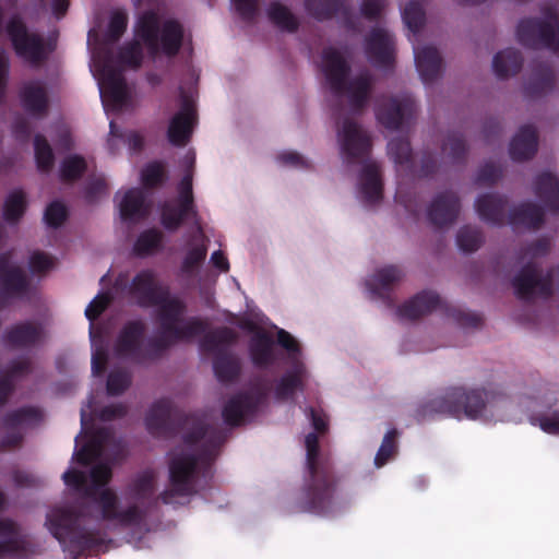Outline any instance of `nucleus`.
<instances>
[{
    "instance_id": "1",
    "label": "nucleus",
    "mask_w": 559,
    "mask_h": 559,
    "mask_svg": "<svg viewBox=\"0 0 559 559\" xmlns=\"http://www.w3.org/2000/svg\"><path fill=\"white\" fill-rule=\"evenodd\" d=\"M145 425L148 432L158 437H173L181 430L188 429L183 435V443L194 447L200 443L198 453H181L169 461L170 489L159 493L156 500L169 504L173 498L188 497L195 493L194 479L199 464L211 466L226 440L225 432L211 427L194 414H186L174 406L168 399L156 401L150 408Z\"/></svg>"
},
{
    "instance_id": "2",
    "label": "nucleus",
    "mask_w": 559,
    "mask_h": 559,
    "mask_svg": "<svg viewBox=\"0 0 559 559\" xmlns=\"http://www.w3.org/2000/svg\"><path fill=\"white\" fill-rule=\"evenodd\" d=\"M121 37H87V47L92 60L102 76V93L116 108H121L128 100V90L123 71L138 69L143 60V46L140 39L150 47L157 46L158 41L164 55L174 57L182 46L183 37H133L132 40L120 46Z\"/></svg>"
},
{
    "instance_id": "3",
    "label": "nucleus",
    "mask_w": 559,
    "mask_h": 559,
    "mask_svg": "<svg viewBox=\"0 0 559 559\" xmlns=\"http://www.w3.org/2000/svg\"><path fill=\"white\" fill-rule=\"evenodd\" d=\"M129 295L141 308L157 307L158 328L171 331L181 336L186 332L205 333L207 323L198 317L183 320L187 311L186 302L170 294V288L159 282L152 270H142L135 274L129 286Z\"/></svg>"
},
{
    "instance_id": "4",
    "label": "nucleus",
    "mask_w": 559,
    "mask_h": 559,
    "mask_svg": "<svg viewBox=\"0 0 559 559\" xmlns=\"http://www.w3.org/2000/svg\"><path fill=\"white\" fill-rule=\"evenodd\" d=\"M305 445L308 476L298 500V509L325 515L333 512L336 507V478L331 465L319 459L320 447L316 432L306 436Z\"/></svg>"
},
{
    "instance_id": "5",
    "label": "nucleus",
    "mask_w": 559,
    "mask_h": 559,
    "mask_svg": "<svg viewBox=\"0 0 559 559\" xmlns=\"http://www.w3.org/2000/svg\"><path fill=\"white\" fill-rule=\"evenodd\" d=\"M145 332L146 325L142 320L136 319L126 322L115 341L114 348L117 356L129 359L135 365H146L160 359L175 344L191 341L203 334L186 332L178 336L171 331L159 328L158 335L144 342Z\"/></svg>"
},
{
    "instance_id": "6",
    "label": "nucleus",
    "mask_w": 559,
    "mask_h": 559,
    "mask_svg": "<svg viewBox=\"0 0 559 559\" xmlns=\"http://www.w3.org/2000/svg\"><path fill=\"white\" fill-rule=\"evenodd\" d=\"M500 397L502 394L491 388L451 386L443 394L418 404L413 416L418 423L432 419L439 414L478 419L487 405H491Z\"/></svg>"
},
{
    "instance_id": "7",
    "label": "nucleus",
    "mask_w": 559,
    "mask_h": 559,
    "mask_svg": "<svg viewBox=\"0 0 559 559\" xmlns=\"http://www.w3.org/2000/svg\"><path fill=\"white\" fill-rule=\"evenodd\" d=\"M322 72L334 96H345L354 112L364 110L373 88V80L369 72H361L348 79L350 66L343 53L334 47L324 48L322 51Z\"/></svg>"
},
{
    "instance_id": "8",
    "label": "nucleus",
    "mask_w": 559,
    "mask_h": 559,
    "mask_svg": "<svg viewBox=\"0 0 559 559\" xmlns=\"http://www.w3.org/2000/svg\"><path fill=\"white\" fill-rule=\"evenodd\" d=\"M79 519L80 513L74 508H55L46 519L49 532L74 559L97 550L105 543L99 531L79 527Z\"/></svg>"
},
{
    "instance_id": "9",
    "label": "nucleus",
    "mask_w": 559,
    "mask_h": 559,
    "mask_svg": "<svg viewBox=\"0 0 559 559\" xmlns=\"http://www.w3.org/2000/svg\"><path fill=\"white\" fill-rule=\"evenodd\" d=\"M236 341L237 333L228 326H222L206 333L200 342L202 350L214 354L213 370L219 382L230 383L240 376L238 358L226 348Z\"/></svg>"
},
{
    "instance_id": "10",
    "label": "nucleus",
    "mask_w": 559,
    "mask_h": 559,
    "mask_svg": "<svg viewBox=\"0 0 559 559\" xmlns=\"http://www.w3.org/2000/svg\"><path fill=\"white\" fill-rule=\"evenodd\" d=\"M438 309H441L461 326L478 328L481 324V317L478 313L448 306L441 300L437 293L431 290H423L418 293L413 298L401 305L397 308L396 313L402 319L417 320Z\"/></svg>"
},
{
    "instance_id": "11",
    "label": "nucleus",
    "mask_w": 559,
    "mask_h": 559,
    "mask_svg": "<svg viewBox=\"0 0 559 559\" xmlns=\"http://www.w3.org/2000/svg\"><path fill=\"white\" fill-rule=\"evenodd\" d=\"M554 272L543 274L542 267L533 261L524 264L512 278L515 296L525 302H532L537 297L548 299L552 296Z\"/></svg>"
},
{
    "instance_id": "12",
    "label": "nucleus",
    "mask_w": 559,
    "mask_h": 559,
    "mask_svg": "<svg viewBox=\"0 0 559 559\" xmlns=\"http://www.w3.org/2000/svg\"><path fill=\"white\" fill-rule=\"evenodd\" d=\"M341 152L348 164L364 162L370 155L372 143L369 134L350 118L337 128Z\"/></svg>"
},
{
    "instance_id": "13",
    "label": "nucleus",
    "mask_w": 559,
    "mask_h": 559,
    "mask_svg": "<svg viewBox=\"0 0 559 559\" xmlns=\"http://www.w3.org/2000/svg\"><path fill=\"white\" fill-rule=\"evenodd\" d=\"M97 504L100 507L104 520L116 521L124 527L140 525L147 514V511L136 503L130 504L124 510H118V497L111 489H103L99 492Z\"/></svg>"
},
{
    "instance_id": "14",
    "label": "nucleus",
    "mask_w": 559,
    "mask_h": 559,
    "mask_svg": "<svg viewBox=\"0 0 559 559\" xmlns=\"http://www.w3.org/2000/svg\"><path fill=\"white\" fill-rule=\"evenodd\" d=\"M416 109V102L409 95L389 97L377 106L376 116L384 128L395 131L415 115Z\"/></svg>"
},
{
    "instance_id": "15",
    "label": "nucleus",
    "mask_w": 559,
    "mask_h": 559,
    "mask_svg": "<svg viewBox=\"0 0 559 559\" xmlns=\"http://www.w3.org/2000/svg\"><path fill=\"white\" fill-rule=\"evenodd\" d=\"M265 397V392L260 388L234 395L223 408L224 421L231 427L239 426L246 416H252L258 412Z\"/></svg>"
},
{
    "instance_id": "16",
    "label": "nucleus",
    "mask_w": 559,
    "mask_h": 559,
    "mask_svg": "<svg viewBox=\"0 0 559 559\" xmlns=\"http://www.w3.org/2000/svg\"><path fill=\"white\" fill-rule=\"evenodd\" d=\"M197 121V110L193 100L181 94L180 109L170 119L167 138L174 146H185L191 139L194 123Z\"/></svg>"
},
{
    "instance_id": "17",
    "label": "nucleus",
    "mask_w": 559,
    "mask_h": 559,
    "mask_svg": "<svg viewBox=\"0 0 559 559\" xmlns=\"http://www.w3.org/2000/svg\"><path fill=\"white\" fill-rule=\"evenodd\" d=\"M41 419L40 412L35 407H21L5 414L1 420V428L7 429V435L0 441V450L13 449L23 441L20 426L35 424Z\"/></svg>"
},
{
    "instance_id": "18",
    "label": "nucleus",
    "mask_w": 559,
    "mask_h": 559,
    "mask_svg": "<svg viewBox=\"0 0 559 559\" xmlns=\"http://www.w3.org/2000/svg\"><path fill=\"white\" fill-rule=\"evenodd\" d=\"M461 211V202L453 191L438 193L427 209L429 223L436 228L448 227L455 223Z\"/></svg>"
},
{
    "instance_id": "19",
    "label": "nucleus",
    "mask_w": 559,
    "mask_h": 559,
    "mask_svg": "<svg viewBox=\"0 0 559 559\" xmlns=\"http://www.w3.org/2000/svg\"><path fill=\"white\" fill-rule=\"evenodd\" d=\"M181 25L174 19L150 9L138 14L134 35H182Z\"/></svg>"
},
{
    "instance_id": "20",
    "label": "nucleus",
    "mask_w": 559,
    "mask_h": 559,
    "mask_svg": "<svg viewBox=\"0 0 559 559\" xmlns=\"http://www.w3.org/2000/svg\"><path fill=\"white\" fill-rule=\"evenodd\" d=\"M31 551L27 536L22 534L19 525L9 519L0 520V558L25 557Z\"/></svg>"
},
{
    "instance_id": "21",
    "label": "nucleus",
    "mask_w": 559,
    "mask_h": 559,
    "mask_svg": "<svg viewBox=\"0 0 559 559\" xmlns=\"http://www.w3.org/2000/svg\"><path fill=\"white\" fill-rule=\"evenodd\" d=\"M414 58L417 71L425 84L438 80L443 70V61L437 48L432 46L418 47L413 43Z\"/></svg>"
},
{
    "instance_id": "22",
    "label": "nucleus",
    "mask_w": 559,
    "mask_h": 559,
    "mask_svg": "<svg viewBox=\"0 0 559 559\" xmlns=\"http://www.w3.org/2000/svg\"><path fill=\"white\" fill-rule=\"evenodd\" d=\"M508 199L496 193H485L475 202L476 212L485 223L501 226L508 222Z\"/></svg>"
},
{
    "instance_id": "23",
    "label": "nucleus",
    "mask_w": 559,
    "mask_h": 559,
    "mask_svg": "<svg viewBox=\"0 0 559 559\" xmlns=\"http://www.w3.org/2000/svg\"><path fill=\"white\" fill-rule=\"evenodd\" d=\"M24 110L35 118H43L49 110V97L45 85L38 81L24 84L20 91Z\"/></svg>"
},
{
    "instance_id": "24",
    "label": "nucleus",
    "mask_w": 559,
    "mask_h": 559,
    "mask_svg": "<svg viewBox=\"0 0 559 559\" xmlns=\"http://www.w3.org/2000/svg\"><path fill=\"white\" fill-rule=\"evenodd\" d=\"M366 53L370 63L381 70L392 71L395 62L393 37H366Z\"/></svg>"
},
{
    "instance_id": "25",
    "label": "nucleus",
    "mask_w": 559,
    "mask_h": 559,
    "mask_svg": "<svg viewBox=\"0 0 559 559\" xmlns=\"http://www.w3.org/2000/svg\"><path fill=\"white\" fill-rule=\"evenodd\" d=\"M516 35H559V12L548 9L539 16L522 19Z\"/></svg>"
},
{
    "instance_id": "26",
    "label": "nucleus",
    "mask_w": 559,
    "mask_h": 559,
    "mask_svg": "<svg viewBox=\"0 0 559 559\" xmlns=\"http://www.w3.org/2000/svg\"><path fill=\"white\" fill-rule=\"evenodd\" d=\"M44 337V329L40 324L26 321L8 329L3 334V341L13 348H26L38 344Z\"/></svg>"
},
{
    "instance_id": "27",
    "label": "nucleus",
    "mask_w": 559,
    "mask_h": 559,
    "mask_svg": "<svg viewBox=\"0 0 559 559\" xmlns=\"http://www.w3.org/2000/svg\"><path fill=\"white\" fill-rule=\"evenodd\" d=\"M538 134L532 124L522 126L510 142V157L515 162L533 158L537 152Z\"/></svg>"
},
{
    "instance_id": "28",
    "label": "nucleus",
    "mask_w": 559,
    "mask_h": 559,
    "mask_svg": "<svg viewBox=\"0 0 559 559\" xmlns=\"http://www.w3.org/2000/svg\"><path fill=\"white\" fill-rule=\"evenodd\" d=\"M555 87V73L547 61L534 63L532 75L524 86L525 95L532 98L540 97Z\"/></svg>"
},
{
    "instance_id": "29",
    "label": "nucleus",
    "mask_w": 559,
    "mask_h": 559,
    "mask_svg": "<svg viewBox=\"0 0 559 559\" xmlns=\"http://www.w3.org/2000/svg\"><path fill=\"white\" fill-rule=\"evenodd\" d=\"M402 277L403 273L400 267L389 265L378 270L367 283V286L371 294L384 299L389 306H392L393 300L390 297V293Z\"/></svg>"
},
{
    "instance_id": "30",
    "label": "nucleus",
    "mask_w": 559,
    "mask_h": 559,
    "mask_svg": "<svg viewBox=\"0 0 559 559\" xmlns=\"http://www.w3.org/2000/svg\"><path fill=\"white\" fill-rule=\"evenodd\" d=\"M249 355L257 368L263 369L272 366L276 360L272 336L265 331H257L249 342Z\"/></svg>"
},
{
    "instance_id": "31",
    "label": "nucleus",
    "mask_w": 559,
    "mask_h": 559,
    "mask_svg": "<svg viewBox=\"0 0 559 559\" xmlns=\"http://www.w3.org/2000/svg\"><path fill=\"white\" fill-rule=\"evenodd\" d=\"M544 210L533 202H523L508 213V224L513 228L538 229L544 224Z\"/></svg>"
},
{
    "instance_id": "32",
    "label": "nucleus",
    "mask_w": 559,
    "mask_h": 559,
    "mask_svg": "<svg viewBox=\"0 0 559 559\" xmlns=\"http://www.w3.org/2000/svg\"><path fill=\"white\" fill-rule=\"evenodd\" d=\"M534 192L548 211L559 213V179L554 174L544 171L537 175Z\"/></svg>"
},
{
    "instance_id": "33",
    "label": "nucleus",
    "mask_w": 559,
    "mask_h": 559,
    "mask_svg": "<svg viewBox=\"0 0 559 559\" xmlns=\"http://www.w3.org/2000/svg\"><path fill=\"white\" fill-rule=\"evenodd\" d=\"M11 253L0 254V285L9 294H22L27 290L28 282L24 272L16 266H11Z\"/></svg>"
},
{
    "instance_id": "34",
    "label": "nucleus",
    "mask_w": 559,
    "mask_h": 559,
    "mask_svg": "<svg viewBox=\"0 0 559 559\" xmlns=\"http://www.w3.org/2000/svg\"><path fill=\"white\" fill-rule=\"evenodd\" d=\"M360 192L364 201L368 204H374L382 199V181L379 167L376 163H367L360 173Z\"/></svg>"
},
{
    "instance_id": "35",
    "label": "nucleus",
    "mask_w": 559,
    "mask_h": 559,
    "mask_svg": "<svg viewBox=\"0 0 559 559\" xmlns=\"http://www.w3.org/2000/svg\"><path fill=\"white\" fill-rule=\"evenodd\" d=\"M120 217L124 222H136L147 216L148 210L145 205L144 192L139 188L129 189L120 204Z\"/></svg>"
},
{
    "instance_id": "36",
    "label": "nucleus",
    "mask_w": 559,
    "mask_h": 559,
    "mask_svg": "<svg viewBox=\"0 0 559 559\" xmlns=\"http://www.w3.org/2000/svg\"><path fill=\"white\" fill-rule=\"evenodd\" d=\"M12 46L19 57L33 63L39 64L48 57L49 49L44 45V37H10Z\"/></svg>"
},
{
    "instance_id": "37",
    "label": "nucleus",
    "mask_w": 559,
    "mask_h": 559,
    "mask_svg": "<svg viewBox=\"0 0 559 559\" xmlns=\"http://www.w3.org/2000/svg\"><path fill=\"white\" fill-rule=\"evenodd\" d=\"M523 66L521 52L513 48H507L497 52L492 60V69L497 78L507 79L518 74Z\"/></svg>"
},
{
    "instance_id": "38",
    "label": "nucleus",
    "mask_w": 559,
    "mask_h": 559,
    "mask_svg": "<svg viewBox=\"0 0 559 559\" xmlns=\"http://www.w3.org/2000/svg\"><path fill=\"white\" fill-rule=\"evenodd\" d=\"M31 371V362L27 359L14 360L2 370L0 368V407L3 406L15 389L14 380Z\"/></svg>"
},
{
    "instance_id": "39",
    "label": "nucleus",
    "mask_w": 559,
    "mask_h": 559,
    "mask_svg": "<svg viewBox=\"0 0 559 559\" xmlns=\"http://www.w3.org/2000/svg\"><path fill=\"white\" fill-rule=\"evenodd\" d=\"M111 438L112 433L109 429H98L91 441L82 445L74 453L76 462L82 465H88L93 461L97 460L100 456L105 444H107Z\"/></svg>"
},
{
    "instance_id": "40",
    "label": "nucleus",
    "mask_w": 559,
    "mask_h": 559,
    "mask_svg": "<svg viewBox=\"0 0 559 559\" xmlns=\"http://www.w3.org/2000/svg\"><path fill=\"white\" fill-rule=\"evenodd\" d=\"M156 474L153 469H145L133 477L127 487V496L142 502L150 499L155 492Z\"/></svg>"
},
{
    "instance_id": "41",
    "label": "nucleus",
    "mask_w": 559,
    "mask_h": 559,
    "mask_svg": "<svg viewBox=\"0 0 559 559\" xmlns=\"http://www.w3.org/2000/svg\"><path fill=\"white\" fill-rule=\"evenodd\" d=\"M266 15L269 20L280 27L282 31L295 33L298 31L299 19L293 11L285 4L274 1L266 8Z\"/></svg>"
},
{
    "instance_id": "42",
    "label": "nucleus",
    "mask_w": 559,
    "mask_h": 559,
    "mask_svg": "<svg viewBox=\"0 0 559 559\" xmlns=\"http://www.w3.org/2000/svg\"><path fill=\"white\" fill-rule=\"evenodd\" d=\"M128 12L124 9H115L110 12L105 25L99 24L97 28L88 31L87 35H122L128 26Z\"/></svg>"
},
{
    "instance_id": "43",
    "label": "nucleus",
    "mask_w": 559,
    "mask_h": 559,
    "mask_svg": "<svg viewBox=\"0 0 559 559\" xmlns=\"http://www.w3.org/2000/svg\"><path fill=\"white\" fill-rule=\"evenodd\" d=\"M34 155L37 169L40 173H49L55 164V154L51 145L43 134H36L33 140Z\"/></svg>"
},
{
    "instance_id": "44",
    "label": "nucleus",
    "mask_w": 559,
    "mask_h": 559,
    "mask_svg": "<svg viewBox=\"0 0 559 559\" xmlns=\"http://www.w3.org/2000/svg\"><path fill=\"white\" fill-rule=\"evenodd\" d=\"M442 153L453 164L464 163L467 154V144L462 133L450 132L442 144Z\"/></svg>"
},
{
    "instance_id": "45",
    "label": "nucleus",
    "mask_w": 559,
    "mask_h": 559,
    "mask_svg": "<svg viewBox=\"0 0 559 559\" xmlns=\"http://www.w3.org/2000/svg\"><path fill=\"white\" fill-rule=\"evenodd\" d=\"M484 242L483 231L469 225L461 227L456 234V245L460 250L471 253L480 248Z\"/></svg>"
},
{
    "instance_id": "46",
    "label": "nucleus",
    "mask_w": 559,
    "mask_h": 559,
    "mask_svg": "<svg viewBox=\"0 0 559 559\" xmlns=\"http://www.w3.org/2000/svg\"><path fill=\"white\" fill-rule=\"evenodd\" d=\"M87 164L83 156L73 154L66 157L60 166V178L64 182L79 180L86 171Z\"/></svg>"
},
{
    "instance_id": "47",
    "label": "nucleus",
    "mask_w": 559,
    "mask_h": 559,
    "mask_svg": "<svg viewBox=\"0 0 559 559\" xmlns=\"http://www.w3.org/2000/svg\"><path fill=\"white\" fill-rule=\"evenodd\" d=\"M163 241V234L157 229H147L141 233L133 246V251L139 257H146L152 254L155 250L160 248Z\"/></svg>"
},
{
    "instance_id": "48",
    "label": "nucleus",
    "mask_w": 559,
    "mask_h": 559,
    "mask_svg": "<svg viewBox=\"0 0 559 559\" xmlns=\"http://www.w3.org/2000/svg\"><path fill=\"white\" fill-rule=\"evenodd\" d=\"M90 476L92 485L85 489V496L94 498L97 502L99 492L104 489L102 487L110 481L112 472L107 464H97L91 469Z\"/></svg>"
},
{
    "instance_id": "49",
    "label": "nucleus",
    "mask_w": 559,
    "mask_h": 559,
    "mask_svg": "<svg viewBox=\"0 0 559 559\" xmlns=\"http://www.w3.org/2000/svg\"><path fill=\"white\" fill-rule=\"evenodd\" d=\"M26 210V197L22 190L12 191L3 207L4 219L9 223H16L24 214Z\"/></svg>"
},
{
    "instance_id": "50",
    "label": "nucleus",
    "mask_w": 559,
    "mask_h": 559,
    "mask_svg": "<svg viewBox=\"0 0 559 559\" xmlns=\"http://www.w3.org/2000/svg\"><path fill=\"white\" fill-rule=\"evenodd\" d=\"M341 7V0H305L306 11L320 21L331 19Z\"/></svg>"
},
{
    "instance_id": "51",
    "label": "nucleus",
    "mask_w": 559,
    "mask_h": 559,
    "mask_svg": "<svg viewBox=\"0 0 559 559\" xmlns=\"http://www.w3.org/2000/svg\"><path fill=\"white\" fill-rule=\"evenodd\" d=\"M388 151L392 159L397 165L411 167L413 164V152L407 139L395 138L388 144Z\"/></svg>"
},
{
    "instance_id": "52",
    "label": "nucleus",
    "mask_w": 559,
    "mask_h": 559,
    "mask_svg": "<svg viewBox=\"0 0 559 559\" xmlns=\"http://www.w3.org/2000/svg\"><path fill=\"white\" fill-rule=\"evenodd\" d=\"M132 382L131 373L126 369H116L107 377V393L110 396H118L129 389Z\"/></svg>"
},
{
    "instance_id": "53",
    "label": "nucleus",
    "mask_w": 559,
    "mask_h": 559,
    "mask_svg": "<svg viewBox=\"0 0 559 559\" xmlns=\"http://www.w3.org/2000/svg\"><path fill=\"white\" fill-rule=\"evenodd\" d=\"M402 19L407 29L414 34L421 29L426 20L423 7L415 1H409L403 9Z\"/></svg>"
},
{
    "instance_id": "54",
    "label": "nucleus",
    "mask_w": 559,
    "mask_h": 559,
    "mask_svg": "<svg viewBox=\"0 0 559 559\" xmlns=\"http://www.w3.org/2000/svg\"><path fill=\"white\" fill-rule=\"evenodd\" d=\"M141 178L145 188H156L160 186L166 179L165 168L158 162L150 163L143 168Z\"/></svg>"
},
{
    "instance_id": "55",
    "label": "nucleus",
    "mask_w": 559,
    "mask_h": 559,
    "mask_svg": "<svg viewBox=\"0 0 559 559\" xmlns=\"http://www.w3.org/2000/svg\"><path fill=\"white\" fill-rule=\"evenodd\" d=\"M397 435L399 432L396 429H391L384 435L382 443L374 457V464L378 467L383 466L388 462V460L395 453Z\"/></svg>"
},
{
    "instance_id": "56",
    "label": "nucleus",
    "mask_w": 559,
    "mask_h": 559,
    "mask_svg": "<svg viewBox=\"0 0 559 559\" xmlns=\"http://www.w3.org/2000/svg\"><path fill=\"white\" fill-rule=\"evenodd\" d=\"M302 381L300 373L297 370L288 372L281 378L276 385V396L278 399H287L292 396L296 390L300 389Z\"/></svg>"
},
{
    "instance_id": "57",
    "label": "nucleus",
    "mask_w": 559,
    "mask_h": 559,
    "mask_svg": "<svg viewBox=\"0 0 559 559\" xmlns=\"http://www.w3.org/2000/svg\"><path fill=\"white\" fill-rule=\"evenodd\" d=\"M68 217L66 205L59 201L51 202L45 210V223L52 228L60 227Z\"/></svg>"
},
{
    "instance_id": "58",
    "label": "nucleus",
    "mask_w": 559,
    "mask_h": 559,
    "mask_svg": "<svg viewBox=\"0 0 559 559\" xmlns=\"http://www.w3.org/2000/svg\"><path fill=\"white\" fill-rule=\"evenodd\" d=\"M207 247L202 243L188 250L182 264L181 271L191 274L206 258Z\"/></svg>"
},
{
    "instance_id": "59",
    "label": "nucleus",
    "mask_w": 559,
    "mask_h": 559,
    "mask_svg": "<svg viewBox=\"0 0 559 559\" xmlns=\"http://www.w3.org/2000/svg\"><path fill=\"white\" fill-rule=\"evenodd\" d=\"M160 221L167 230L174 231L181 226L185 218L175 205L166 203L162 207Z\"/></svg>"
},
{
    "instance_id": "60",
    "label": "nucleus",
    "mask_w": 559,
    "mask_h": 559,
    "mask_svg": "<svg viewBox=\"0 0 559 559\" xmlns=\"http://www.w3.org/2000/svg\"><path fill=\"white\" fill-rule=\"evenodd\" d=\"M233 10L245 21H252L259 13V0H230Z\"/></svg>"
},
{
    "instance_id": "61",
    "label": "nucleus",
    "mask_w": 559,
    "mask_h": 559,
    "mask_svg": "<svg viewBox=\"0 0 559 559\" xmlns=\"http://www.w3.org/2000/svg\"><path fill=\"white\" fill-rule=\"evenodd\" d=\"M111 298L108 294H98L86 307L85 316L90 321L96 320L109 306Z\"/></svg>"
},
{
    "instance_id": "62",
    "label": "nucleus",
    "mask_w": 559,
    "mask_h": 559,
    "mask_svg": "<svg viewBox=\"0 0 559 559\" xmlns=\"http://www.w3.org/2000/svg\"><path fill=\"white\" fill-rule=\"evenodd\" d=\"M107 192V183L104 178L90 179L84 188V199L87 203H94Z\"/></svg>"
},
{
    "instance_id": "63",
    "label": "nucleus",
    "mask_w": 559,
    "mask_h": 559,
    "mask_svg": "<svg viewBox=\"0 0 559 559\" xmlns=\"http://www.w3.org/2000/svg\"><path fill=\"white\" fill-rule=\"evenodd\" d=\"M502 175L501 169L492 163L483 165L476 176V182L479 185L491 186L496 183Z\"/></svg>"
},
{
    "instance_id": "64",
    "label": "nucleus",
    "mask_w": 559,
    "mask_h": 559,
    "mask_svg": "<svg viewBox=\"0 0 559 559\" xmlns=\"http://www.w3.org/2000/svg\"><path fill=\"white\" fill-rule=\"evenodd\" d=\"M53 266V259L45 252L35 251L29 258V270L34 274L49 271Z\"/></svg>"
}]
</instances>
